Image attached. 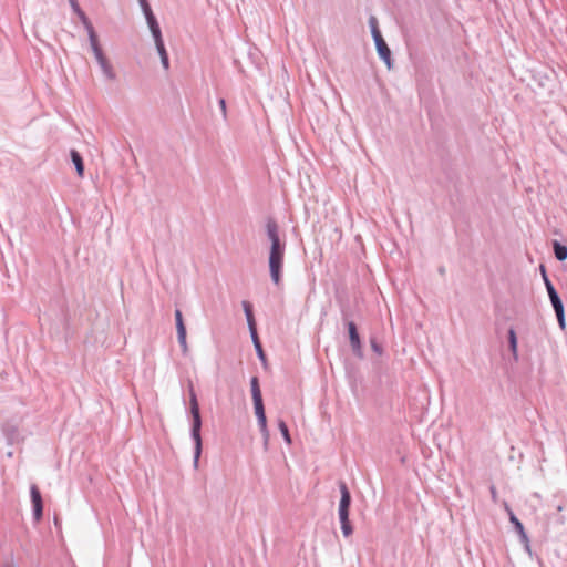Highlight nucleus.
Returning <instances> with one entry per match:
<instances>
[{
  "instance_id": "22",
  "label": "nucleus",
  "mask_w": 567,
  "mask_h": 567,
  "mask_svg": "<svg viewBox=\"0 0 567 567\" xmlns=\"http://www.w3.org/2000/svg\"><path fill=\"white\" fill-rule=\"evenodd\" d=\"M257 419H258V423H259L261 432L267 435L268 431H267V419H266V415L257 416Z\"/></svg>"
},
{
  "instance_id": "21",
  "label": "nucleus",
  "mask_w": 567,
  "mask_h": 567,
  "mask_svg": "<svg viewBox=\"0 0 567 567\" xmlns=\"http://www.w3.org/2000/svg\"><path fill=\"white\" fill-rule=\"evenodd\" d=\"M256 416H262L265 414L262 400L254 401Z\"/></svg>"
},
{
  "instance_id": "24",
  "label": "nucleus",
  "mask_w": 567,
  "mask_h": 567,
  "mask_svg": "<svg viewBox=\"0 0 567 567\" xmlns=\"http://www.w3.org/2000/svg\"><path fill=\"white\" fill-rule=\"evenodd\" d=\"M252 338H254V342H255V346H256V349H257V352L259 353V357L261 359H264V352H262V349H261V346H260V342L258 340V337H257V333L255 332V334H252Z\"/></svg>"
},
{
  "instance_id": "12",
  "label": "nucleus",
  "mask_w": 567,
  "mask_h": 567,
  "mask_svg": "<svg viewBox=\"0 0 567 567\" xmlns=\"http://www.w3.org/2000/svg\"><path fill=\"white\" fill-rule=\"evenodd\" d=\"M348 331H349V338H350V343H351L352 350L357 354L360 355L361 354V341H360V336L358 333L354 322L351 321L348 323Z\"/></svg>"
},
{
  "instance_id": "13",
  "label": "nucleus",
  "mask_w": 567,
  "mask_h": 567,
  "mask_svg": "<svg viewBox=\"0 0 567 567\" xmlns=\"http://www.w3.org/2000/svg\"><path fill=\"white\" fill-rule=\"evenodd\" d=\"M508 348L512 353L513 360L515 362H517L519 359V355H518V350H517V334H516V331L514 328H511L508 330Z\"/></svg>"
},
{
  "instance_id": "18",
  "label": "nucleus",
  "mask_w": 567,
  "mask_h": 567,
  "mask_svg": "<svg viewBox=\"0 0 567 567\" xmlns=\"http://www.w3.org/2000/svg\"><path fill=\"white\" fill-rule=\"evenodd\" d=\"M553 308L556 313L558 324H559L560 329L564 330L566 328L564 305L561 303L560 306L558 305Z\"/></svg>"
},
{
  "instance_id": "2",
  "label": "nucleus",
  "mask_w": 567,
  "mask_h": 567,
  "mask_svg": "<svg viewBox=\"0 0 567 567\" xmlns=\"http://www.w3.org/2000/svg\"><path fill=\"white\" fill-rule=\"evenodd\" d=\"M190 398H189V404H190V413L193 416V426H192V436L195 441V462L198 461L200 452H202V437H200V426H202V420H200V413H199V405L196 398V394L194 390H190Z\"/></svg>"
},
{
  "instance_id": "5",
  "label": "nucleus",
  "mask_w": 567,
  "mask_h": 567,
  "mask_svg": "<svg viewBox=\"0 0 567 567\" xmlns=\"http://www.w3.org/2000/svg\"><path fill=\"white\" fill-rule=\"evenodd\" d=\"M31 501L33 505V516L35 522H40L42 518L43 503L41 493L37 485L30 487Z\"/></svg>"
},
{
  "instance_id": "9",
  "label": "nucleus",
  "mask_w": 567,
  "mask_h": 567,
  "mask_svg": "<svg viewBox=\"0 0 567 567\" xmlns=\"http://www.w3.org/2000/svg\"><path fill=\"white\" fill-rule=\"evenodd\" d=\"M340 492H341V499H340V505H339V516H343V518H346V515H349L351 496H350V492L344 483L340 484Z\"/></svg>"
},
{
  "instance_id": "1",
  "label": "nucleus",
  "mask_w": 567,
  "mask_h": 567,
  "mask_svg": "<svg viewBox=\"0 0 567 567\" xmlns=\"http://www.w3.org/2000/svg\"><path fill=\"white\" fill-rule=\"evenodd\" d=\"M268 238L271 241L269 254V271L272 282L279 286L281 282V271L285 258V244L280 241L278 225L269 219L266 225Z\"/></svg>"
},
{
  "instance_id": "15",
  "label": "nucleus",
  "mask_w": 567,
  "mask_h": 567,
  "mask_svg": "<svg viewBox=\"0 0 567 567\" xmlns=\"http://www.w3.org/2000/svg\"><path fill=\"white\" fill-rule=\"evenodd\" d=\"M243 306H244V310H245V313L247 317V321H248L251 334H255L256 327H255V319H254V315H252L251 305L248 301H244Z\"/></svg>"
},
{
  "instance_id": "7",
  "label": "nucleus",
  "mask_w": 567,
  "mask_h": 567,
  "mask_svg": "<svg viewBox=\"0 0 567 567\" xmlns=\"http://www.w3.org/2000/svg\"><path fill=\"white\" fill-rule=\"evenodd\" d=\"M175 320H176L178 342L183 349V352L186 353L188 350L187 341H186V328L183 322V316H182L181 310L175 311Z\"/></svg>"
},
{
  "instance_id": "3",
  "label": "nucleus",
  "mask_w": 567,
  "mask_h": 567,
  "mask_svg": "<svg viewBox=\"0 0 567 567\" xmlns=\"http://www.w3.org/2000/svg\"><path fill=\"white\" fill-rule=\"evenodd\" d=\"M89 35H90V43H91L92 51H93L101 69L103 70L104 74L109 79H114L115 75H114L112 65L109 63L105 55L103 54V51L99 44L97 37L92 27L89 28Z\"/></svg>"
},
{
  "instance_id": "20",
  "label": "nucleus",
  "mask_w": 567,
  "mask_h": 567,
  "mask_svg": "<svg viewBox=\"0 0 567 567\" xmlns=\"http://www.w3.org/2000/svg\"><path fill=\"white\" fill-rule=\"evenodd\" d=\"M279 430L285 439V441L290 444L291 443V439H290V434H289V431H288V427L286 425V423L284 421H279Z\"/></svg>"
},
{
  "instance_id": "17",
  "label": "nucleus",
  "mask_w": 567,
  "mask_h": 567,
  "mask_svg": "<svg viewBox=\"0 0 567 567\" xmlns=\"http://www.w3.org/2000/svg\"><path fill=\"white\" fill-rule=\"evenodd\" d=\"M71 157H72V162L74 163L75 165V168H76V172H78V175L80 177L83 176V173H84V165H83V161H82V157L80 156V154L76 152V151H72L71 152Z\"/></svg>"
},
{
  "instance_id": "14",
  "label": "nucleus",
  "mask_w": 567,
  "mask_h": 567,
  "mask_svg": "<svg viewBox=\"0 0 567 567\" xmlns=\"http://www.w3.org/2000/svg\"><path fill=\"white\" fill-rule=\"evenodd\" d=\"M554 254L557 260L564 261L567 259V247L565 245H561L557 240L553 244Z\"/></svg>"
},
{
  "instance_id": "19",
  "label": "nucleus",
  "mask_w": 567,
  "mask_h": 567,
  "mask_svg": "<svg viewBox=\"0 0 567 567\" xmlns=\"http://www.w3.org/2000/svg\"><path fill=\"white\" fill-rule=\"evenodd\" d=\"M341 522V528L344 536H349L352 533V528L349 523V515H346V518L343 516H339Z\"/></svg>"
},
{
  "instance_id": "23",
  "label": "nucleus",
  "mask_w": 567,
  "mask_h": 567,
  "mask_svg": "<svg viewBox=\"0 0 567 567\" xmlns=\"http://www.w3.org/2000/svg\"><path fill=\"white\" fill-rule=\"evenodd\" d=\"M369 23H370V27H371V32H372V35L374 37V32H380L379 28H378V21L374 17H371L370 20H369Z\"/></svg>"
},
{
  "instance_id": "10",
  "label": "nucleus",
  "mask_w": 567,
  "mask_h": 567,
  "mask_svg": "<svg viewBox=\"0 0 567 567\" xmlns=\"http://www.w3.org/2000/svg\"><path fill=\"white\" fill-rule=\"evenodd\" d=\"M138 2L141 4V8L143 10L144 14H145V18H146V21H147L151 32L153 33L155 31L161 30L147 0H138Z\"/></svg>"
},
{
  "instance_id": "4",
  "label": "nucleus",
  "mask_w": 567,
  "mask_h": 567,
  "mask_svg": "<svg viewBox=\"0 0 567 567\" xmlns=\"http://www.w3.org/2000/svg\"><path fill=\"white\" fill-rule=\"evenodd\" d=\"M504 507H505L506 512L508 513L511 523L514 525V529L519 535L520 542L524 544L525 549L529 553L530 551L529 538L525 532L524 525L516 517V515L512 512V509L509 508L507 503H504Z\"/></svg>"
},
{
  "instance_id": "6",
  "label": "nucleus",
  "mask_w": 567,
  "mask_h": 567,
  "mask_svg": "<svg viewBox=\"0 0 567 567\" xmlns=\"http://www.w3.org/2000/svg\"><path fill=\"white\" fill-rule=\"evenodd\" d=\"M540 270H542L543 279H544L546 290L548 292V297L550 299L551 306L553 307H556L558 305L560 306L563 303V301H561L557 290L555 289L554 285L549 280V278L546 274V269L543 265L540 266Z\"/></svg>"
},
{
  "instance_id": "25",
  "label": "nucleus",
  "mask_w": 567,
  "mask_h": 567,
  "mask_svg": "<svg viewBox=\"0 0 567 567\" xmlns=\"http://www.w3.org/2000/svg\"><path fill=\"white\" fill-rule=\"evenodd\" d=\"M219 104H220L221 110L225 112V110H226V103H225V100H220V101H219Z\"/></svg>"
},
{
  "instance_id": "11",
  "label": "nucleus",
  "mask_w": 567,
  "mask_h": 567,
  "mask_svg": "<svg viewBox=\"0 0 567 567\" xmlns=\"http://www.w3.org/2000/svg\"><path fill=\"white\" fill-rule=\"evenodd\" d=\"M373 39L380 58L383 59L389 64L391 52L385 41L383 40L381 32H374Z\"/></svg>"
},
{
  "instance_id": "8",
  "label": "nucleus",
  "mask_w": 567,
  "mask_h": 567,
  "mask_svg": "<svg viewBox=\"0 0 567 567\" xmlns=\"http://www.w3.org/2000/svg\"><path fill=\"white\" fill-rule=\"evenodd\" d=\"M152 34H153V38H154V41H155L156 49H157L158 54L161 56V61H162L163 68L165 70H168V68H169L168 54H167L165 45H164V41H163V38H162V32H161V30H158V31L153 32Z\"/></svg>"
},
{
  "instance_id": "16",
  "label": "nucleus",
  "mask_w": 567,
  "mask_h": 567,
  "mask_svg": "<svg viewBox=\"0 0 567 567\" xmlns=\"http://www.w3.org/2000/svg\"><path fill=\"white\" fill-rule=\"evenodd\" d=\"M252 401L262 400L261 391L259 386V380L257 377H252L250 381Z\"/></svg>"
},
{
  "instance_id": "26",
  "label": "nucleus",
  "mask_w": 567,
  "mask_h": 567,
  "mask_svg": "<svg viewBox=\"0 0 567 567\" xmlns=\"http://www.w3.org/2000/svg\"><path fill=\"white\" fill-rule=\"evenodd\" d=\"M372 348H373L375 351H378V350H379V348H378V346H377L375 343H372Z\"/></svg>"
}]
</instances>
